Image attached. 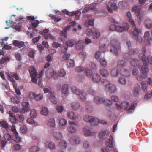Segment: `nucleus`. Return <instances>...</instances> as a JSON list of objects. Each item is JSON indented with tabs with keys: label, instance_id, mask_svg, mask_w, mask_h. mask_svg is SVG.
Segmentation results:
<instances>
[{
	"label": "nucleus",
	"instance_id": "nucleus-40",
	"mask_svg": "<svg viewBox=\"0 0 152 152\" xmlns=\"http://www.w3.org/2000/svg\"><path fill=\"white\" fill-rule=\"evenodd\" d=\"M103 98H100L98 96H96L94 99V101L95 103L96 104H101L102 103Z\"/></svg>",
	"mask_w": 152,
	"mask_h": 152
},
{
	"label": "nucleus",
	"instance_id": "nucleus-26",
	"mask_svg": "<svg viewBox=\"0 0 152 152\" xmlns=\"http://www.w3.org/2000/svg\"><path fill=\"white\" fill-rule=\"evenodd\" d=\"M126 43L128 45L129 48L130 49L129 51L131 54H137L139 52V50L138 49H131V44L130 42H127Z\"/></svg>",
	"mask_w": 152,
	"mask_h": 152
},
{
	"label": "nucleus",
	"instance_id": "nucleus-58",
	"mask_svg": "<svg viewBox=\"0 0 152 152\" xmlns=\"http://www.w3.org/2000/svg\"><path fill=\"white\" fill-rule=\"evenodd\" d=\"M39 148L37 146H33L29 149V151L30 152H37L39 151Z\"/></svg>",
	"mask_w": 152,
	"mask_h": 152
},
{
	"label": "nucleus",
	"instance_id": "nucleus-17",
	"mask_svg": "<svg viewBox=\"0 0 152 152\" xmlns=\"http://www.w3.org/2000/svg\"><path fill=\"white\" fill-rule=\"evenodd\" d=\"M117 107L121 109L124 108L126 109L129 105V103L126 102H122L120 104H118L117 103L116 104Z\"/></svg>",
	"mask_w": 152,
	"mask_h": 152
},
{
	"label": "nucleus",
	"instance_id": "nucleus-21",
	"mask_svg": "<svg viewBox=\"0 0 152 152\" xmlns=\"http://www.w3.org/2000/svg\"><path fill=\"white\" fill-rule=\"evenodd\" d=\"M137 102L136 101H135L132 103L130 107L127 110V113L130 114L134 111Z\"/></svg>",
	"mask_w": 152,
	"mask_h": 152
},
{
	"label": "nucleus",
	"instance_id": "nucleus-64",
	"mask_svg": "<svg viewBox=\"0 0 152 152\" xmlns=\"http://www.w3.org/2000/svg\"><path fill=\"white\" fill-rule=\"evenodd\" d=\"M81 12L78 10L74 12V15L75 16V18L78 20L79 18V16L81 15Z\"/></svg>",
	"mask_w": 152,
	"mask_h": 152
},
{
	"label": "nucleus",
	"instance_id": "nucleus-39",
	"mask_svg": "<svg viewBox=\"0 0 152 152\" xmlns=\"http://www.w3.org/2000/svg\"><path fill=\"white\" fill-rule=\"evenodd\" d=\"M133 29V31L132 32L133 35L135 37L138 36L140 33L141 32L140 29L136 27H134Z\"/></svg>",
	"mask_w": 152,
	"mask_h": 152
},
{
	"label": "nucleus",
	"instance_id": "nucleus-18",
	"mask_svg": "<svg viewBox=\"0 0 152 152\" xmlns=\"http://www.w3.org/2000/svg\"><path fill=\"white\" fill-rule=\"evenodd\" d=\"M101 77L100 75L97 74H94L92 76V81L94 83H98L100 81Z\"/></svg>",
	"mask_w": 152,
	"mask_h": 152
},
{
	"label": "nucleus",
	"instance_id": "nucleus-28",
	"mask_svg": "<svg viewBox=\"0 0 152 152\" xmlns=\"http://www.w3.org/2000/svg\"><path fill=\"white\" fill-rule=\"evenodd\" d=\"M71 106L74 110H77L79 109L80 107L79 103L77 102H74L71 103Z\"/></svg>",
	"mask_w": 152,
	"mask_h": 152
},
{
	"label": "nucleus",
	"instance_id": "nucleus-63",
	"mask_svg": "<svg viewBox=\"0 0 152 152\" xmlns=\"http://www.w3.org/2000/svg\"><path fill=\"white\" fill-rule=\"evenodd\" d=\"M141 84L142 89L144 90V92H145L147 91V84L146 83V82L144 81L142 82Z\"/></svg>",
	"mask_w": 152,
	"mask_h": 152
},
{
	"label": "nucleus",
	"instance_id": "nucleus-23",
	"mask_svg": "<svg viewBox=\"0 0 152 152\" xmlns=\"http://www.w3.org/2000/svg\"><path fill=\"white\" fill-rule=\"evenodd\" d=\"M107 88L109 91L111 93H115L117 90L116 86L112 83H110L109 85V86Z\"/></svg>",
	"mask_w": 152,
	"mask_h": 152
},
{
	"label": "nucleus",
	"instance_id": "nucleus-54",
	"mask_svg": "<svg viewBox=\"0 0 152 152\" xmlns=\"http://www.w3.org/2000/svg\"><path fill=\"white\" fill-rule=\"evenodd\" d=\"M58 74L59 77H63L66 75V73L64 69L61 68L58 71Z\"/></svg>",
	"mask_w": 152,
	"mask_h": 152
},
{
	"label": "nucleus",
	"instance_id": "nucleus-9",
	"mask_svg": "<svg viewBox=\"0 0 152 152\" xmlns=\"http://www.w3.org/2000/svg\"><path fill=\"white\" fill-rule=\"evenodd\" d=\"M83 130L86 136H92L94 135L95 134V132H91V128L90 126H87L84 127Z\"/></svg>",
	"mask_w": 152,
	"mask_h": 152
},
{
	"label": "nucleus",
	"instance_id": "nucleus-4",
	"mask_svg": "<svg viewBox=\"0 0 152 152\" xmlns=\"http://www.w3.org/2000/svg\"><path fill=\"white\" fill-rule=\"evenodd\" d=\"M148 70L149 69L148 67H143V66H142L140 70L142 75H138L137 77V79L139 80H141L142 78H147L148 75Z\"/></svg>",
	"mask_w": 152,
	"mask_h": 152
},
{
	"label": "nucleus",
	"instance_id": "nucleus-38",
	"mask_svg": "<svg viewBox=\"0 0 152 152\" xmlns=\"http://www.w3.org/2000/svg\"><path fill=\"white\" fill-rule=\"evenodd\" d=\"M68 91V86L66 84H64L62 87V93L64 94H66Z\"/></svg>",
	"mask_w": 152,
	"mask_h": 152
},
{
	"label": "nucleus",
	"instance_id": "nucleus-42",
	"mask_svg": "<svg viewBox=\"0 0 152 152\" xmlns=\"http://www.w3.org/2000/svg\"><path fill=\"white\" fill-rule=\"evenodd\" d=\"M49 98L51 102H52L54 104H56L57 103V102L56 99L54 96L53 93H52V95H50V96H49Z\"/></svg>",
	"mask_w": 152,
	"mask_h": 152
},
{
	"label": "nucleus",
	"instance_id": "nucleus-59",
	"mask_svg": "<svg viewBox=\"0 0 152 152\" xmlns=\"http://www.w3.org/2000/svg\"><path fill=\"white\" fill-rule=\"evenodd\" d=\"M102 84L106 88H107L110 83V82L107 80H103L102 82Z\"/></svg>",
	"mask_w": 152,
	"mask_h": 152
},
{
	"label": "nucleus",
	"instance_id": "nucleus-22",
	"mask_svg": "<svg viewBox=\"0 0 152 152\" xmlns=\"http://www.w3.org/2000/svg\"><path fill=\"white\" fill-rule=\"evenodd\" d=\"M84 42L82 40H80L78 41L76 45V48L77 50H80L83 48L84 47Z\"/></svg>",
	"mask_w": 152,
	"mask_h": 152
},
{
	"label": "nucleus",
	"instance_id": "nucleus-16",
	"mask_svg": "<svg viewBox=\"0 0 152 152\" xmlns=\"http://www.w3.org/2000/svg\"><path fill=\"white\" fill-rule=\"evenodd\" d=\"M53 135L55 139L58 140L61 139L63 137L62 134L59 132L54 131L53 132Z\"/></svg>",
	"mask_w": 152,
	"mask_h": 152
},
{
	"label": "nucleus",
	"instance_id": "nucleus-3",
	"mask_svg": "<svg viewBox=\"0 0 152 152\" xmlns=\"http://www.w3.org/2000/svg\"><path fill=\"white\" fill-rule=\"evenodd\" d=\"M83 119L85 121L89 122L92 125L94 126L97 125L99 122L98 119L87 115L84 116Z\"/></svg>",
	"mask_w": 152,
	"mask_h": 152
},
{
	"label": "nucleus",
	"instance_id": "nucleus-49",
	"mask_svg": "<svg viewBox=\"0 0 152 152\" xmlns=\"http://www.w3.org/2000/svg\"><path fill=\"white\" fill-rule=\"evenodd\" d=\"M144 25L146 28H150L152 26V22L150 20H147L145 22Z\"/></svg>",
	"mask_w": 152,
	"mask_h": 152
},
{
	"label": "nucleus",
	"instance_id": "nucleus-7",
	"mask_svg": "<svg viewBox=\"0 0 152 152\" xmlns=\"http://www.w3.org/2000/svg\"><path fill=\"white\" fill-rule=\"evenodd\" d=\"M107 7L108 12L111 13L113 12V10H116L118 7L116 3L111 1L109 2L107 4Z\"/></svg>",
	"mask_w": 152,
	"mask_h": 152
},
{
	"label": "nucleus",
	"instance_id": "nucleus-51",
	"mask_svg": "<svg viewBox=\"0 0 152 152\" xmlns=\"http://www.w3.org/2000/svg\"><path fill=\"white\" fill-rule=\"evenodd\" d=\"M41 113L42 115H47L48 113L47 108L45 107H42L41 111Z\"/></svg>",
	"mask_w": 152,
	"mask_h": 152
},
{
	"label": "nucleus",
	"instance_id": "nucleus-29",
	"mask_svg": "<svg viewBox=\"0 0 152 152\" xmlns=\"http://www.w3.org/2000/svg\"><path fill=\"white\" fill-rule=\"evenodd\" d=\"M67 143L65 140H61L59 143V147L62 149H65L67 147Z\"/></svg>",
	"mask_w": 152,
	"mask_h": 152
},
{
	"label": "nucleus",
	"instance_id": "nucleus-24",
	"mask_svg": "<svg viewBox=\"0 0 152 152\" xmlns=\"http://www.w3.org/2000/svg\"><path fill=\"white\" fill-rule=\"evenodd\" d=\"M70 141L72 144H79L80 142V139L78 138L75 137H71L70 139Z\"/></svg>",
	"mask_w": 152,
	"mask_h": 152
},
{
	"label": "nucleus",
	"instance_id": "nucleus-43",
	"mask_svg": "<svg viewBox=\"0 0 152 152\" xmlns=\"http://www.w3.org/2000/svg\"><path fill=\"white\" fill-rule=\"evenodd\" d=\"M66 64L69 67H74L75 65L74 60L71 59L67 60Z\"/></svg>",
	"mask_w": 152,
	"mask_h": 152
},
{
	"label": "nucleus",
	"instance_id": "nucleus-11",
	"mask_svg": "<svg viewBox=\"0 0 152 152\" xmlns=\"http://www.w3.org/2000/svg\"><path fill=\"white\" fill-rule=\"evenodd\" d=\"M129 28V25L126 24V26H124V27L120 26H116V31L121 32L124 31H126Z\"/></svg>",
	"mask_w": 152,
	"mask_h": 152
},
{
	"label": "nucleus",
	"instance_id": "nucleus-35",
	"mask_svg": "<svg viewBox=\"0 0 152 152\" xmlns=\"http://www.w3.org/2000/svg\"><path fill=\"white\" fill-rule=\"evenodd\" d=\"M126 65V63L123 60H120L117 62V66L118 68H121Z\"/></svg>",
	"mask_w": 152,
	"mask_h": 152
},
{
	"label": "nucleus",
	"instance_id": "nucleus-27",
	"mask_svg": "<svg viewBox=\"0 0 152 152\" xmlns=\"http://www.w3.org/2000/svg\"><path fill=\"white\" fill-rule=\"evenodd\" d=\"M0 126L1 127L5 129L7 131H8L10 129L8 124L6 121H0Z\"/></svg>",
	"mask_w": 152,
	"mask_h": 152
},
{
	"label": "nucleus",
	"instance_id": "nucleus-6",
	"mask_svg": "<svg viewBox=\"0 0 152 152\" xmlns=\"http://www.w3.org/2000/svg\"><path fill=\"white\" fill-rule=\"evenodd\" d=\"M76 43V41L74 39L68 40L66 42V46L64 47H62L61 48L62 52L64 53H66L67 51V47H72L74 44Z\"/></svg>",
	"mask_w": 152,
	"mask_h": 152
},
{
	"label": "nucleus",
	"instance_id": "nucleus-52",
	"mask_svg": "<svg viewBox=\"0 0 152 152\" xmlns=\"http://www.w3.org/2000/svg\"><path fill=\"white\" fill-rule=\"evenodd\" d=\"M49 16L51 17L53 20L54 22H58L61 20V18L58 17H55V15H54L50 14Z\"/></svg>",
	"mask_w": 152,
	"mask_h": 152
},
{
	"label": "nucleus",
	"instance_id": "nucleus-56",
	"mask_svg": "<svg viewBox=\"0 0 152 152\" xmlns=\"http://www.w3.org/2000/svg\"><path fill=\"white\" fill-rule=\"evenodd\" d=\"M33 94V96H34V99L37 101H39L41 100L43 97V95L41 94L36 95L35 96H34V94Z\"/></svg>",
	"mask_w": 152,
	"mask_h": 152
},
{
	"label": "nucleus",
	"instance_id": "nucleus-36",
	"mask_svg": "<svg viewBox=\"0 0 152 152\" xmlns=\"http://www.w3.org/2000/svg\"><path fill=\"white\" fill-rule=\"evenodd\" d=\"M139 58L143 61L144 66H147V64L146 61V56L145 54L143 53L139 55Z\"/></svg>",
	"mask_w": 152,
	"mask_h": 152
},
{
	"label": "nucleus",
	"instance_id": "nucleus-55",
	"mask_svg": "<svg viewBox=\"0 0 152 152\" xmlns=\"http://www.w3.org/2000/svg\"><path fill=\"white\" fill-rule=\"evenodd\" d=\"M102 103H103L105 105H110L112 104V102L110 100L105 99L103 98Z\"/></svg>",
	"mask_w": 152,
	"mask_h": 152
},
{
	"label": "nucleus",
	"instance_id": "nucleus-34",
	"mask_svg": "<svg viewBox=\"0 0 152 152\" xmlns=\"http://www.w3.org/2000/svg\"><path fill=\"white\" fill-rule=\"evenodd\" d=\"M100 32L96 30H94L92 32V36L93 38L96 39L100 36Z\"/></svg>",
	"mask_w": 152,
	"mask_h": 152
},
{
	"label": "nucleus",
	"instance_id": "nucleus-41",
	"mask_svg": "<svg viewBox=\"0 0 152 152\" xmlns=\"http://www.w3.org/2000/svg\"><path fill=\"white\" fill-rule=\"evenodd\" d=\"M48 125L52 127H54L56 126L55 121L54 118H52L49 119Z\"/></svg>",
	"mask_w": 152,
	"mask_h": 152
},
{
	"label": "nucleus",
	"instance_id": "nucleus-5",
	"mask_svg": "<svg viewBox=\"0 0 152 152\" xmlns=\"http://www.w3.org/2000/svg\"><path fill=\"white\" fill-rule=\"evenodd\" d=\"M113 142V138L110 135L109 137L108 141L106 142L105 144L107 146L110 148H113L114 152H118L117 149L115 147Z\"/></svg>",
	"mask_w": 152,
	"mask_h": 152
},
{
	"label": "nucleus",
	"instance_id": "nucleus-30",
	"mask_svg": "<svg viewBox=\"0 0 152 152\" xmlns=\"http://www.w3.org/2000/svg\"><path fill=\"white\" fill-rule=\"evenodd\" d=\"M22 104L23 107V110L26 112L29 111L30 108L29 103L28 102H22Z\"/></svg>",
	"mask_w": 152,
	"mask_h": 152
},
{
	"label": "nucleus",
	"instance_id": "nucleus-20",
	"mask_svg": "<svg viewBox=\"0 0 152 152\" xmlns=\"http://www.w3.org/2000/svg\"><path fill=\"white\" fill-rule=\"evenodd\" d=\"M110 134V132L108 130H105L101 132L99 134V136L100 138L104 139L106 136H108Z\"/></svg>",
	"mask_w": 152,
	"mask_h": 152
},
{
	"label": "nucleus",
	"instance_id": "nucleus-32",
	"mask_svg": "<svg viewBox=\"0 0 152 152\" xmlns=\"http://www.w3.org/2000/svg\"><path fill=\"white\" fill-rule=\"evenodd\" d=\"M130 62L132 66H133L137 67L139 65L140 62L137 59H131Z\"/></svg>",
	"mask_w": 152,
	"mask_h": 152
},
{
	"label": "nucleus",
	"instance_id": "nucleus-19",
	"mask_svg": "<svg viewBox=\"0 0 152 152\" xmlns=\"http://www.w3.org/2000/svg\"><path fill=\"white\" fill-rule=\"evenodd\" d=\"M67 116L69 118L72 120H75L78 118L77 116L73 112H68L67 113Z\"/></svg>",
	"mask_w": 152,
	"mask_h": 152
},
{
	"label": "nucleus",
	"instance_id": "nucleus-44",
	"mask_svg": "<svg viewBox=\"0 0 152 152\" xmlns=\"http://www.w3.org/2000/svg\"><path fill=\"white\" fill-rule=\"evenodd\" d=\"M100 73L104 77H107L109 74V73L107 70L104 69H101L100 71Z\"/></svg>",
	"mask_w": 152,
	"mask_h": 152
},
{
	"label": "nucleus",
	"instance_id": "nucleus-50",
	"mask_svg": "<svg viewBox=\"0 0 152 152\" xmlns=\"http://www.w3.org/2000/svg\"><path fill=\"white\" fill-rule=\"evenodd\" d=\"M101 66L103 67H105L107 65V62L104 58H101L99 59Z\"/></svg>",
	"mask_w": 152,
	"mask_h": 152
},
{
	"label": "nucleus",
	"instance_id": "nucleus-62",
	"mask_svg": "<svg viewBox=\"0 0 152 152\" xmlns=\"http://www.w3.org/2000/svg\"><path fill=\"white\" fill-rule=\"evenodd\" d=\"M30 115L31 118H35L37 115L36 112L34 110H31V111Z\"/></svg>",
	"mask_w": 152,
	"mask_h": 152
},
{
	"label": "nucleus",
	"instance_id": "nucleus-14",
	"mask_svg": "<svg viewBox=\"0 0 152 152\" xmlns=\"http://www.w3.org/2000/svg\"><path fill=\"white\" fill-rule=\"evenodd\" d=\"M141 9V7L140 5L134 6L132 8V10L134 12L135 15L138 17L140 15Z\"/></svg>",
	"mask_w": 152,
	"mask_h": 152
},
{
	"label": "nucleus",
	"instance_id": "nucleus-13",
	"mask_svg": "<svg viewBox=\"0 0 152 152\" xmlns=\"http://www.w3.org/2000/svg\"><path fill=\"white\" fill-rule=\"evenodd\" d=\"M54 72V69L53 68H50L48 69L46 72V77L48 79H50L53 77V73Z\"/></svg>",
	"mask_w": 152,
	"mask_h": 152
},
{
	"label": "nucleus",
	"instance_id": "nucleus-10",
	"mask_svg": "<svg viewBox=\"0 0 152 152\" xmlns=\"http://www.w3.org/2000/svg\"><path fill=\"white\" fill-rule=\"evenodd\" d=\"M7 113L10 115L9 119L10 122L13 124H15L16 119L15 116V113H12L11 111H7Z\"/></svg>",
	"mask_w": 152,
	"mask_h": 152
},
{
	"label": "nucleus",
	"instance_id": "nucleus-57",
	"mask_svg": "<svg viewBox=\"0 0 152 152\" xmlns=\"http://www.w3.org/2000/svg\"><path fill=\"white\" fill-rule=\"evenodd\" d=\"M152 96V91L150 92V93H147L146 94L144 97V99L146 100H148L151 98Z\"/></svg>",
	"mask_w": 152,
	"mask_h": 152
},
{
	"label": "nucleus",
	"instance_id": "nucleus-48",
	"mask_svg": "<svg viewBox=\"0 0 152 152\" xmlns=\"http://www.w3.org/2000/svg\"><path fill=\"white\" fill-rule=\"evenodd\" d=\"M112 75L114 76H117L119 74L118 70L117 68H114L111 71Z\"/></svg>",
	"mask_w": 152,
	"mask_h": 152
},
{
	"label": "nucleus",
	"instance_id": "nucleus-8",
	"mask_svg": "<svg viewBox=\"0 0 152 152\" xmlns=\"http://www.w3.org/2000/svg\"><path fill=\"white\" fill-rule=\"evenodd\" d=\"M69 125L67 128L68 132L70 133H74L76 131L77 124L73 122H70L69 123Z\"/></svg>",
	"mask_w": 152,
	"mask_h": 152
},
{
	"label": "nucleus",
	"instance_id": "nucleus-46",
	"mask_svg": "<svg viewBox=\"0 0 152 152\" xmlns=\"http://www.w3.org/2000/svg\"><path fill=\"white\" fill-rule=\"evenodd\" d=\"M85 73L86 74L87 76L89 78L91 77L92 74V71L88 68H87L85 69Z\"/></svg>",
	"mask_w": 152,
	"mask_h": 152
},
{
	"label": "nucleus",
	"instance_id": "nucleus-25",
	"mask_svg": "<svg viewBox=\"0 0 152 152\" xmlns=\"http://www.w3.org/2000/svg\"><path fill=\"white\" fill-rule=\"evenodd\" d=\"M13 44L15 46H17L19 48H20L23 47L24 45V42H20L19 41L15 40Z\"/></svg>",
	"mask_w": 152,
	"mask_h": 152
},
{
	"label": "nucleus",
	"instance_id": "nucleus-15",
	"mask_svg": "<svg viewBox=\"0 0 152 152\" xmlns=\"http://www.w3.org/2000/svg\"><path fill=\"white\" fill-rule=\"evenodd\" d=\"M120 74L121 76L125 77H129L130 75L129 71L124 68L121 69L120 70Z\"/></svg>",
	"mask_w": 152,
	"mask_h": 152
},
{
	"label": "nucleus",
	"instance_id": "nucleus-12",
	"mask_svg": "<svg viewBox=\"0 0 152 152\" xmlns=\"http://www.w3.org/2000/svg\"><path fill=\"white\" fill-rule=\"evenodd\" d=\"M11 130L12 132L15 136V141L16 142H19L20 141V138L18 136V133L17 132L15 126L14 125H13L11 127Z\"/></svg>",
	"mask_w": 152,
	"mask_h": 152
},
{
	"label": "nucleus",
	"instance_id": "nucleus-37",
	"mask_svg": "<svg viewBox=\"0 0 152 152\" xmlns=\"http://www.w3.org/2000/svg\"><path fill=\"white\" fill-rule=\"evenodd\" d=\"M48 145L49 148L51 150H53L55 148V144L51 142H46L45 145Z\"/></svg>",
	"mask_w": 152,
	"mask_h": 152
},
{
	"label": "nucleus",
	"instance_id": "nucleus-31",
	"mask_svg": "<svg viewBox=\"0 0 152 152\" xmlns=\"http://www.w3.org/2000/svg\"><path fill=\"white\" fill-rule=\"evenodd\" d=\"M29 71L31 77H36L37 75L36 69L33 67H30L29 69Z\"/></svg>",
	"mask_w": 152,
	"mask_h": 152
},
{
	"label": "nucleus",
	"instance_id": "nucleus-2",
	"mask_svg": "<svg viewBox=\"0 0 152 152\" xmlns=\"http://www.w3.org/2000/svg\"><path fill=\"white\" fill-rule=\"evenodd\" d=\"M72 92L76 95L78 96L81 100L85 102L86 100V96L83 91H80L75 86H72L71 88Z\"/></svg>",
	"mask_w": 152,
	"mask_h": 152
},
{
	"label": "nucleus",
	"instance_id": "nucleus-53",
	"mask_svg": "<svg viewBox=\"0 0 152 152\" xmlns=\"http://www.w3.org/2000/svg\"><path fill=\"white\" fill-rule=\"evenodd\" d=\"M11 101L14 103V104H18L20 102V100L18 97H12L11 99Z\"/></svg>",
	"mask_w": 152,
	"mask_h": 152
},
{
	"label": "nucleus",
	"instance_id": "nucleus-45",
	"mask_svg": "<svg viewBox=\"0 0 152 152\" xmlns=\"http://www.w3.org/2000/svg\"><path fill=\"white\" fill-rule=\"evenodd\" d=\"M59 123L60 126H64L66 125L67 121L65 119L61 118L59 120Z\"/></svg>",
	"mask_w": 152,
	"mask_h": 152
},
{
	"label": "nucleus",
	"instance_id": "nucleus-33",
	"mask_svg": "<svg viewBox=\"0 0 152 152\" xmlns=\"http://www.w3.org/2000/svg\"><path fill=\"white\" fill-rule=\"evenodd\" d=\"M140 90V86H138L133 91V95L135 96H137L139 94V92Z\"/></svg>",
	"mask_w": 152,
	"mask_h": 152
},
{
	"label": "nucleus",
	"instance_id": "nucleus-60",
	"mask_svg": "<svg viewBox=\"0 0 152 152\" xmlns=\"http://www.w3.org/2000/svg\"><path fill=\"white\" fill-rule=\"evenodd\" d=\"M48 30L47 29H45L42 32V34L44 36V38L45 39H47L48 38V37H47L48 34H48Z\"/></svg>",
	"mask_w": 152,
	"mask_h": 152
},
{
	"label": "nucleus",
	"instance_id": "nucleus-61",
	"mask_svg": "<svg viewBox=\"0 0 152 152\" xmlns=\"http://www.w3.org/2000/svg\"><path fill=\"white\" fill-rule=\"evenodd\" d=\"M39 23V22L37 20H34V22L32 23V27L33 28H34L38 26V25Z\"/></svg>",
	"mask_w": 152,
	"mask_h": 152
},
{
	"label": "nucleus",
	"instance_id": "nucleus-47",
	"mask_svg": "<svg viewBox=\"0 0 152 152\" xmlns=\"http://www.w3.org/2000/svg\"><path fill=\"white\" fill-rule=\"evenodd\" d=\"M149 32L148 31H147L145 33L144 37L146 39H147L148 41V43L150 44V41H152V40L151 38L149 37Z\"/></svg>",
	"mask_w": 152,
	"mask_h": 152
},
{
	"label": "nucleus",
	"instance_id": "nucleus-1",
	"mask_svg": "<svg viewBox=\"0 0 152 152\" xmlns=\"http://www.w3.org/2000/svg\"><path fill=\"white\" fill-rule=\"evenodd\" d=\"M107 48L112 53L116 55L118 54V51L120 48L119 42L116 40H112L110 44L108 46Z\"/></svg>",
	"mask_w": 152,
	"mask_h": 152
}]
</instances>
